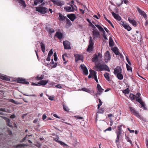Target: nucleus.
Returning a JSON list of instances; mask_svg holds the SVG:
<instances>
[{
	"mask_svg": "<svg viewBox=\"0 0 148 148\" xmlns=\"http://www.w3.org/2000/svg\"><path fill=\"white\" fill-rule=\"evenodd\" d=\"M94 69L97 71L105 70L108 72L110 71L109 67L106 64H101L100 63L95 64Z\"/></svg>",
	"mask_w": 148,
	"mask_h": 148,
	"instance_id": "nucleus-1",
	"label": "nucleus"
},
{
	"mask_svg": "<svg viewBox=\"0 0 148 148\" xmlns=\"http://www.w3.org/2000/svg\"><path fill=\"white\" fill-rule=\"evenodd\" d=\"M69 5H65L64 7V9L67 12H73L75 9L77 8L76 6L74 5V6L72 5L67 3Z\"/></svg>",
	"mask_w": 148,
	"mask_h": 148,
	"instance_id": "nucleus-2",
	"label": "nucleus"
},
{
	"mask_svg": "<svg viewBox=\"0 0 148 148\" xmlns=\"http://www.w3.org/2000/svg\"><path fill=\"white\" fill-rule=\"evenodd\" d=\"M135 99L137 101L139 102L141 105V107H145V104L144 102L142 100L140 97V94L139 93H137L135 95Z\"/></svg>",
	"mask_w": 148,
	"mask_h": 148,
	"instance_id": "nucleus-3",
	"label": "nucleus"
},
{
	"mask_svg": "<svg viewBox=\"0 0 148 148\" xmlns=\"http://www.w3.org/2000/svg\"><path fill=\"white\" fill-rule=\"evenodd\" d=\"M89 38V44L87 49V51L88 52H90L92 51L94 45V43L92 37L91 36H90Z\"/></svg>",
	"mask_w": 148,
	"mask_h": 148,
	"instance_id": "nucleus-4",
	"label": "nucleus"
},
{
	"mask_svg": "<svg viewBox=\"0 0 148 148\" xmlns=\"http://www.w3.org/2000/svg\"><path fill=\"white\" fill-rule=\"evenodd\" d=\"M36 10L42 14H45L47 11V9L42 7L39 6L36 8Z\"/></svg>",
	"mask_w": 148,
	"mask_h": 148,
	"instance_id": "nucleus-5",
	"label": "nucleus"
},
{
	"mask_svg": "<svg viewBox=\"0 0 148 148\" xmlns=\"http://www.w3.org/2000/svg\"><path fill=\"white\" fill-rule=\"evenodd\" d=\"M63 44L64 47L65 49H71L70 43L68 41H65L63 42Z\"/></svg>",
	"mask_w": 148,
	"mask_h": 148,
	"instance_id": "nucleus-6",
	"label": "nucleus"
},
{
	"mask_svg": "<svg viewBox=\"0 0 148 148\" xmlns=\"http://www.w3.org/2000/svg\"><path fill=\"white\" fill-rule=\"evenodd\" d=\"M97 93L95 95L97 96L98 95H100L101 94L104 90L102 88L99 84H97Z\"/></svg>",
	"mask_w": 148,
	"mask_h": 148,
	"instance_id": "nucleus-7",
	"label": "nucleus"
},
{
	"mask_svg": "<svg viewBox=\"0 0 148 148\" xmlns=\"http://www.w3.org/2000/svg\"><path fill=\"white\" fill-rule=\"evenodd\" d=\"M92 33L93 36V38L94 39H96L100 36L99 33L97 30L93 31Z\"/></svg>",
	"mask_w": 148,
	"mask_h": 148,
	"instance_id": "nucleus-8",
	"label": "nucleus"
},
{
	"mask_svg": "<svg viewBox=\"0 0 148 148\" xmlns=\"http://www.w3.org/2000/svg\"><path fill=\"white\" fill-rule=\"evenodd\" d=\"M121 72L122 69L120 66H117L114 69V73L115 75Z\"/></svg>",
	"mask_w": 148,
	"mask_h": 148,
	"instance_id": "nucleus-9",
	"label": "nucleus"
},
{
	"mask_svg": "<svg viewBox=\"0 0 148 148\" xmlns=\"http://www.w3.org/2000/svg\"><path fill=\"white\" fill-rule=\"evenodd\" d=\"M104 58L106 62L108 61L110 59L111 57L110 56L109 52L108 51H107L105 53Z\"/></svg>",
	"mask_w": 148,
	"mask_h": 148,
	"instance_id": "nucleus-10",
	"label": "nucleus"
},
{
	"mask_svg": "<svg viewBox=\"0 0 148 148\" xmlns=\"http://www.w3.org/2000/svg\"><path fill=\"white\" fill-rule=\"evenodd\" d=\"M80 67L82 69L84 73L86 75H87L88 74V71L86 67L84 64H81Z\"/></svg>",
	"mask_w": 148,
	"mask_h": 148,
	"instance_id": "nucleus-11",
	"label": "nucleus"
},
{
	"mask_svg": "<svg viewBox=\"0 0 148 148\" xmlns=\"http://www.w3.org/2000/svg\"><path fill=\"white\" fill-rule=\"evenodd\" d=\"M17 82L18 83H22L26 84H28L29 82L25 81V80L21 78H19L17 79Z\"/></svg>",
	"mask_w": 148,
	"mask_h": 148,
	"instance_id": "nucleus-12",
	"label": "nucleus"
},
{
	"mask_svg": "<svg viewBox=\"0 0 148 148\" xmlns=\"http://www.w3.org/2000/svg\"><path fill=\"white\" fill-rule=\"evenodd\" d=\"M113 16L116 19L120 21L121 19V16L117 14H116L113 12L111 13Z\"/></svg>",
	"mask_w": 148,
	"mask_h": 148,
	"instance_id": "nucleus-13",
	"label": "nucleus"
},
{
	"mask_svg": "<svg viewBox=\"0 0 148 148\" xmlns=\"http://www.w3.org/2000/svg\"><path fill=\"white\" fill-rule=\"evenodd\" d=\"M67 16L70 19L71 21H73L76 18V17L74 14H68Z\"/></svg>",
	"mask_w": 148,
	"mask_h": 148,
	"instance_id": "nucleus-14",
	"label": "nucleus"
},
{
	"mask_svg": "<svg viewBox=\"0 0 148 148\" xmlns=\"http://www.w3.org/2000/svg\"><path fill=\"white\" fill-rule=\"evenodd\" d=\"M18 2L19 3L20 5L25 8L26 6L25 1L24 0H17Z\"/></svg>",
	"mask_w": 148,
	"mask_h": 148,
	"instance_id": "nucleus-15",
	"label": "nucleus"
},
{
	"mask_svg": "<svg viewBox=\"0 0 148 148\" xmlns=\"http://www.w3.org/2000/svg\"><path fill=\"white\" fill-rule=\"evenodd\" d=\"M59 17L58 19L60 21H62L65 20L66 17V16H64L62 14L59 13Z\"/></svg>",
	"mask_w": 148,
	"mask_h": 148,
	"instance_id": "nucleus-16",
	"label": "nucleus"
},
{
	"mask_svg": "<svg viewBox=\"0 0 148 148\" xmlns=\"http://www.w3.org/2000/svg\"><path fill=\"white\" fill-rule=\"evenodd\" d=\"M51 1L55 4L58 6H60L63 5L62 3L59 1L58 0H51Z\"/></svg>",
	"mask_w": 148,
	"mask_h": 148,
	"instance_id": "nucleus-17",
	"label": "nucleus"
},
{
	"mask_svg": "<svg viewBox=\"0 0 148 148\" xmlns=\"http://www.w3.org/2000/svg\"><path fill=\"white\" fill-rule=\"evenodd\" d=\"M128 20L130 23H131L134 26H136L137 23L136 21L133 19H131L130 17L128 18Z\"/></svg>",
	"mask_w": 148,
	"mask_h": 148,
	"instance_id": "nucleus-18",
	"label": "nucleus"
},
{
	"mask_svg": "<svg viewBox=\"0 0 148 148\" xmlns=\"http://www.w3.org/2000/svg\"><path fill=\"white\" fill-rule=\"evenodd\" d=\"M75 60L76 61L79 60H81L82 58V55L77 54L75 55Z\"/></svg>",
	"mask_w": 148,
	"mask_h": 148,
	"instance_id": "nucleus-19",
	"label": "nucleus"
},
{
	"mask_svg": "<svg viewBox=\"0 0 148 148\" xmlns=\"http://www.w3.org/2000/svg\"><path fill=\"white\" fill-rule=\"evenodd\" d=\"M53 53V52L52 51V49H51L50 51L49 52L47 58L46 60L47 61H50V57L52 55Z\"/></svg>",
	"mask_w": 148,
	"mask_h": 148,
	"instance_id": "nucleus-20",
	"label": "nucleus"
},
{
	"mask_svg": "<svg viewBox=\"0 0 148 148\" xmlns=\"http://www.w3.org/2000/svg\"><path fill=\"white\" fill-rule=\"evenodd\" d=\"M55 36H57L59 39H61L63 36L62 34L61 33L58 32L56 33Z\"/></svg>",
	"mask_w": 148,
	"mask_h": 148,
	"instance_id": "nucleus-21",
	"label": "nucleus"
},
{
	"mask_svg": "<svg viewBox=\"0 0 148 148\" xmlns=\"http://www.w3.org/2000/svg\"><path fill=\"white\" fill-rule=\"evenodd\" d=\"M48 82V81L47 80H41L38 83V84L41 85L42 86L45 85Z\"/></svg>",
	"mask_w": 148,
	"mask_h": 148,
	"instance_id": "nucleus-22",
	"label": "nucleus"
},
{
	"mask_svg": "<svg viewBox=\"0 0 148 148\" xmlns=\"http://www.w3.org/2000/svg\"><path fill=\"white\" fill-rule=\"evenodd\" d=\"M5 120L7 125L10 127H12L13 126L12 125V124L10 122V120L9 119L5 118Z\"/></svg>",
	"mask_w": 148,
	"mask_h": 148,
	"instance_id": "nucleus-23",
	"label": "nucleus"
},
{
	"mask_svg": "<svg viewBox=\"0 0 148 148\" xmlns=\"http://www.w3.org/2000/svg\"><path fill=\"white\" fill-rule=\"evenodd\" d=\"M121 137L117 136L115 140V143L118 148H119V143H120L121 141V139L120 138Z\"/></svg>",
	"mask_w": 148,
	"mask_h": 148,
	"instance_id": "nucleus-24",
	"label": "nucleus"
},
{
	"mask_svg": "<svg viewBox=\"0 0 148 148\" xmlns=\"http://www.w3.org/2000/svg\"><path fill=\"white\" fill-rule=\"evenodd\" d=\"M43 0H34V3L35 5H37L39 3L42 4Z\"/></svg>",
	"mask_w": 148,
	"mask_h": 148,
	"instance_id": "nucleus-25",
	"label": "nucleus"
},
{
	"mask_svg": "<svg viewBox=\"0 0 148 148\" xmlns=\"http://www.w3.org/2000/svg\"><path fill=\"white\" fill-rule=\"evenodd\" d=\"M112 51L115 53L116 55H119V52L118 51V49L116 47H114L112 49Z\"/></svg>",
	"mask_w": 148,
	"mask_h": 148,
	"instance_id": "nucleus-26",
	"label": "nucleus"
},
{
	"mask_svg": "<svg viewBox=\"0 0 148 148\" xmlns=\"http://www.w3.org/2000/svg\"><path fill=\"white\" fill-rule=\"evenodd\" d=\"M109 44L110 47H112L114 45V42L111 37H110L109 38Z\"/></svg>",
	"mask_w": 148,
	"mask_h": 148,
	"instance_id": "nucleus-27",
	"label": "nucleus"
},
{
	"mask_svg": "<svg viewBox=\"0 0 148 148\" xmlns=\"http://www.w3.org/2000/svg\"><path fill=\"white\" fill-rule=\"evenodd\" d=\"M115 75L117 78L120 80H122L123 79V76L121 73H118Z\"/></svg>",
	"mask_w": 148,
	"mask_h": 148,
	"instance_id": "nucleus-28",
	"label": "nucleus"
},
{
	"mask_svg": "<svg viewBox=\"0 0 148 148\" xmlns=\"http://www.w3.org/2000/svg\"><path fill=\"white\" fill-rule=\"evenodd\" d=\"M123 27L125 29H127L128 31H130L132 29V28L131 27H130L127 24H125V25H124Z\"/></svg>",
	"mask_w": 148,
	"mask_h": 148,
	"instance_id": "nucleus-29",
	"label": "nucleus"
},
{
	"mask_svg": "<svg viewBox=\"0 0 148 148\" xmlns=\"http://www.w3.org/2000/svg\"><path fill=\"white\" fill-rule=\"evenodd\" d=\"M90 74L92 77H94L96 76V72L95 71L92 70H90Z\"/></svg>",
	"mask_w": 148,
	"mask_h": 148,
	"instance_id": "nucleus-30",
	"label": "nucleus"
},
{
	"mask_svg": "<svg viewBox=\"0 0 148 148\" xmlns=\"http://www.w3.org/2000/svg\"><path fill=\"white\" fill-rule=\"evenodd\" d=\"M98 57L97 55H95L93 57L92 59V61L95 62H96L98 59Z\"/></svg>",
	"mask_w": 148,
	"mask_h": 148,
	"instance_id": "nucleus-31",
	"label": "nucleus"
},
{
	"mask_svg": "<svg viewBox=\"0 0 148 148\" xmlns=\"http://www.w3.org/2000/svg\"><path fill=\"white\" fill-rule=\"evenodd\" d=\"M104 76L106 79L108 81H110L109 74L107 73L104 74Z\"/></svg>",
	"mask_w": 148,
	"mask_h": 148,
	"instance_id": "nucleus-32",
	"label": "nucleus"
},
{
	"mask_svg": "<svg viewBox=\"0 0 148 148\" xmlns=\"http://www.w3.org/2000/svg\"><path fill=\"white\" fill-rule=\"evenodd\" d=\"M0 78L2 79L5 80L7 81H9L10 80V79H9L8 77L6 76L1 75L0 76Z\"/></svg>",
	"mask_w": 148,
	"mask_h": 148,
	"instance_id": "nucleus-33",
	"label": "nucleus"
},
{
	"mask_svg": "<svg viewBox=\"0 0 148 148\" xmlns=\"http://www.w3.org/2000/svg\"><path fill=\"white\" fill-rule=\"evenodd\" d=\"M95 25L98 28L100 32H102L104 31V29L100 25L97 24H95Z\"/></svg>",
	"mask_w": 148,
	"mask_h": 148,
	"instance_id": "nucleus-34",
	"label": "nucleus"
},
{
	"mask_svg": "<svg viewBox=\"0 0 148 148\" xmlns=\"http://www.w3.org/2000/svg\"><path fill=\"white\" fill-rule=\"evenodd\" d=\"M27 146V145L25 144H19L17 145H15L14 146L16 148H17L18 147H25V146Z\"/></svg>",
	"mask_w": 148,
	"mask_h": 148,
	"instance_id": "nucleus-35",
	"label": "nucleus"
},
{
	"mask_svg": "<svg viewBox=\"0 0 148 148\" xmlns=\"http://www.w3.org/2000/svg\"><path fill=\"white\" fill-rule=\"evenodd\" d=\"M41 49L42 51L44 53L45 52V44L42 43L41 42L40 43Z\"/></svg>",
	"mask_w": 148,
	"mask_h": 148,
	"instance_id": "nucleus-36",
	"label": "nucleus"
},
{
	"mask_svg": "<svg viewBox=\"0 0 148 148\" xmlns=\"http://www.w3.org/2000/svg\"><path fill=\"white\" fill-rule=\"evenodd\" d=\"M56 141L58 143H59L61 145L63 146L64 147V146H67V145L64 143L63 142H62L61 141H59V140H56Z\"/></svg>",
	"mask_w": 148,
	"mask_h": 148,
	"instance_id": "nucleus-37",
	"label": "nucleus"
},
{
	"mask_svg": "<svg viewBox=\"0 0 148 148\" xmlns=\"http://www.w3.org/2000/svg\"><path fill=\"white\" fill-rule=\"evenodd\" d=\"M9 101L11 102H12L14 104L18 105L20 104V103L17 101H15L13 99H10L9 100Z\"/></svg>",
	"mask_w": 148,
	"mask_h": 148,
	"instance_id": "nucleus-38",
	"label": "nucleus"
},
{
	"mask_svg": "<svg viewBox=\"0 0 148 148\" xmlns=\"http://www.w3.org/2000/svg\"><path fill=\"white\" fill-rule=\"evenodd\" d=\"M129 89L128 88H127L125 90L123 91V93L125 94H128L130 92Z\"/></svg>",
	"mask_w": 148,
	"mask_h": 148,
	"instance_id": "nucleus-39",
	"label": "nucleus"
},
{
	"mask_svg": "<svg viewBox=\"0 0 148 148\" xmlns=\"http://www.w3.org/2000/svg\"><path fill=\"white\" fill-rule=\"evenodd\" d=\"M44 78V75H42L41 76L39 77V75L37 76L36 79L37 80H41L43 79Z\"/></svg>",
	"mask_w": 148,
	"mask_h": 148,
	"instance_id": "nucleus-40",
	"label": "nucleus"
},
{
	"mask_svg": "<svg viewBox=\"0 0 148 148\" xmlns=\"http://www.w3.org/2000/svg\"><path fill=\"white\" fill-rule=\"evenodd\" d=\"M115 132L117 135V136L121 137V132L118 131L117 130H116Z\"/></svg>",
	"mask_w": 148,
	"mask_h": 148,
	"instance_id": "nucleus-41",
	"label": "nucleus"
},
{
	"mask_svg": "<svg viewBox=\"0 0 148 148\" xmlns=\"http://www.w3.org/2000/svg\"><path fill=\"white\" fill-rule=\"evenodd\" d=\"M81 90L82 91L86 92L89 93H90V90L86 88H82Z\"/></svg>",
	"mask_w": 148,
	"mask_h": 148,
	"instance_id": "nucleus-42",
	"label": "nucleus"
},
{
	"mask_svg": "<svg viewBox=\"0 0 148 148\" xmlns=\"http://www.w3.org/2000/svg\"><path fill=\"white\" fill-rule=\"evenodd\" d=\"M130 110L131 112L134 114L137 111H136L135 109L132 107H130Z\"/></svg>",
	"mask_w": 148,
	"mask_h": 148,
	"instance_id": "nucleus-43",
	"label": "nucleus"
},
{
	"mask_svg": "<svg viewBox=\"0 0 148 148\" xmlns=\"http://www.w3.org/2000/svg\"><path fill=\"white\" fill-rule=\"evenodd\" d=\"M103 33L102 35L103 37L104 38L105 40H108V38L106 37V32L104 30V31L101 32Z\"/></svg>",
	"mask_w": 148,
	"mask_h": 148,
	"instance_id": "nucleus-44",
	"label": "nucleus"
},
{
	"mask_svg": "<svg viewBox=\"0 0 148 148\" xmlns=\"http://www.w3.org/2000/svg\"><path fill=\"white\" fill-rule=\"evenodd\" d=\"M63 108L64 110L68 112L69 110V109L68 107L64 105H63Z\"/></svg>",
	"mask_w": 148,
	"mask_h": 148,
	"instance_id": "nucleus-45",
	"label": "nucleus"
},
{
	"mask_svg": "<svg viewBox=\"0 0 148 148\" xmlns=\"http://www.w3.org/2000/svg\"><path fill=\"white\" fill-rule=\"evenodd\" d=\"M130 99H135V95H134L133 94H130Z\"/></svg>",
	"mask_w": 148,
	"mask_h": 148,
	"instance_id": "nucleus-46",
	"label": "nucleus"
},
{
	"mask_svg": "<svg viewBox=\"0 0 148 148\" xmlns=\"http://www.w3.org/2000/svg\"><path fill=\"white\" fill-rule=\"evenodd\" d=\"M65 20L66 22V24H68L70 26H71V24L70 21L67 18H66Z\"/></svg>",
	"mask_w": 148,
	"mask_h": 148,
	"instance_id": "nucleus-47",
	"label": "nucleus"
},
{
	"mask_svg": "<svg viewBox=\"0 0 148 148\" xmlns=\"http://www.w3.org/2000/svg\"><path fill=\"white\" fill-rule=\"evenodd\" d=\"M126 65L127 71H132V68L130 66H129L128 64H126Z\"/></svg>",
	"mask_w": 148,
	"mask_h": 148,
	"instance_id": "nucleus-48",
	"label": "nucleus"
},
{
	"mask_svg": "<svg viewBox=\"0 0 148 148\" xmlns=\"http://www.w3.org/2000/svg\"><path fill=\"white\" fill-rule=\"evenodd\" d=\"M137 117L139 118H140L141 116L140 115L139 113L137 111L134 114Z\"/></svg>",
	"mask_w": 148,
	"mask_h": 148,
	"instance_id": "nucleus-49",
	"label": "nucleus"
},
{
	"mask_svg": "<svg viewBox=\"0 0 148 148\" xmlns=\"http://www.w3.org/2000/svg\"><path fill=\"white\" fill-rule=\"evenodd\" d=\"M126 139L127 140V141L129 142L130 144H131L132 145V141L130 139V138L128 137H127L126 138Z\"/></svg>",
	"mask_w": 148,
	"mask_h": 148,
	"instance_id": "nucleus-50",
	"label": "nucleus"
},
{
	"mask_svg": "<svg viewBox=\"0 0 148 148\" xmlns=\"http://www.w3.org/2000/svg\"><path fill=\"white\" fill-rule=\"evenodd\" d=\"M141 14L144 17V18L145 19V20H146L147 15L146 14L145 12H143L142 14Z\"/></svg>",
	"mask_w": 148,
	"mask_h": 148,
	"instance_id": "nucleus-51",
	"label": "nucleus"
},
{
	"mask_svg": "<svg viewBox=\"0 0 148 148\" xmlns=\"http://www.w3.org/2000/svg\"><path fill=\"white\" fill-rule=\"evenodd\" d=\"M122 125H120L118 127V131L121 132H122Z\"/></svg>",
	"mask_w": 148,
	"mask_h": 148,
	"instance_id": "nucleus-52",
	"label": "nucleus"
},
{
	"mask_svg": "<svg viewBox=\"0 0 148 148\" xmlns=\"http://www.w3.org/2000/svg\"><path fill=\"white\" fill-rule=\"evenodd\" d=\"M90 26L92 28V30L93 31L97 30V29H96V27L92 23H91V25Z\"/></svg>",
	"mask_w": 148,
	"mask_h": 148,
	"instance_id": "nucleus-53",
	"label": "nucleus"
},
{
	"mask_svg": "<svg viewBox=\"0 0 148 148\" xmlns=\"http://www.w3.org/2000/svg\"><path fill=\"white\" fill-rule=\"evenodd\" d=\"M0 111H1L7 112H8V110L7 109H5V108H0Z\"/></svg>",
	"mask_w": 148,
	"mask_h": 148,
	"instance_id": "nucleus-54",
	"label": "nucleus"
},
{
	"mask_svg": "<svg viewBox=\"0 0 148 148\" xmlns=\"http://www.w3.org/2000/svg\"><path fill=\"white\" fill-rule=\"evenodd\" d=\"M49 31L51 33H53L54 32V30L53 28L49 29Z\"/></svg>",
	"mask_w": 148,
	"mask_h": 148,
	"instance_id": "nucleus-55",
	"label": "nucleus"
},
{
	"mask_svg": "<svg viewBox=\"0 0 148 148\" xmlns=\"http://www.w3.org/2000/svg\"><path fill=\"white\" fill-rule=\"evenodd\" d=\"M104 112V110L103 108H101L100 110H99L98 112V113L102 114Z\"/></svg>",
	"mask_w": 148,
	"mask_h": 148,
	"instance_id": "nucleus-56",
	"label": "nucleus"
},
{
	"mask_svg": "<svg viewBox=\"0 0 148 148\" xmlns=\"http://www.w3.org/2000/svg\"><path fill=\"white\" fill-rule=\"evenodd\" d=\"M137 10L139 12V13L141 14H142L143 12L144 11H142L139 8H137Z\"/></svg>",
	"mask_w": 148,
	"mask_h": 148,
	"instance_id": "nucleus-57",
	"label": "nucleus"
},
{
	"mask_svg": "<svg viewBox=\"0 0 148 148\" xmlns=\"http://www.w3.org/2000/svg\"><path fill=\"white\" fill-rule=\"evenodd\" d=\"M126 59L127 62L130 65H131V64L127 56L126 57Z\"/></svg>",
	"mask_w": 148,
	"mask_h": 148,
	"instance_id": "nucleus-58",
	"label": "nucleus"
},
{
	"mask_svg": "<svg viewBox=\"0 0 148 148\" xmlns=\"http://www.w3.org/2000/svg\"><path fill=\"white\" fill-rule=\"evenodd\" d=\"M75 117L76 118L79 119H83V118L82 117L79 116H75Z\"/></svg>",
	"mask_w": 148,
	"mask_h": 148,
	"instance_id": "nucleus-59",
	"label": "nucleus"
},
{
	"mask_svg": "<svg viewBox=\"0 0 148 148\" xmlns=\"http://www.w3.org/2000/svg\"><path fill=\"white\" fill-rule=\"evenodd\" d=\"M56 87L58 88H60L62 87L61 86V85L60 84H58L57 85L55 86Z\"/></svg>",
	"mask_w": 148,
	"mask_h": 148,
	"instance_id": "nucleus-60",
	"label": "nucleus"
},
{
	"mask_svg": "<svg viewBox=\"0 0 148 148\" xmlns=\"http://www.w3.org/2000/svg\"><path fill=\"white\" fill-rule=\"evenodd\" d=\"M47 118V116L45 114H44L42 116V119L44 120L45 119Z\"/></svg>",
	"mask_w": 148,
	"mask_h": 148,
	"instance_id": "nucleus-61",
	"label": "nucleus"
},
{
	"mask_svg": "<svg viewBox=\"0 0 148 148\" xmlns=\"http://www.w3.org/2000/svg\"><path fill=\"white\" fill-rule=\"evenodd\" d=\"M49 99L51 100V101H52V100H54V97H51V96H49Z\"/></svg>",
	"mask_w": 148,
	"mask_h": 148,
	"instance_id": "nucleus-62",
	"label": "nucleus"
},
{
	"mask_svg": "<svg viewBox=\"0 0 148 148\" xmlns=\"http://www.w3.org/2000/svg\"><path fill=\"white\" fill-rule=\"evenodd\" d=\"M15 115L14 114H13V115H11L10 116V118L11 119H13L15 117Z\"/></svg>",
	"mask_w": 148,
	"mask_h": 148,
	"instance_id": "nucleus-63",
	"label": "nucleus"
},
{
	"mask_svg": "<svg viewBox=\"0 0 148 148\" xmlns=\"http://www.w3.org/2000/svg\"><path fill=\"white\" fill-rule=\"evenodd\" d=\"M93 78H94V79H95V81H96V82L97 83L98 82V80L97 79V75L96 76H95V77H94Z\"/></svg>",
	"mask_w": 148,
	"mask_h": 148,
	"instance_id": "nucleus-64",
	"label": "nucleus"
}]
</instances>
